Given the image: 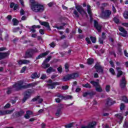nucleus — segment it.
Returning <instances> with one entry per match:
<instances>
[{
    "label": "nucleus",
    "instance_id": "f257e3e1",
    "mask_svg": "<svg viewBox=\"0 0 128 128\" xmlns=\"http://www.w3.org/2000/svg\"><path fill=\"white\" fill-rule=\"evenodd\" d=\"M34 86V83L25 84L24 85V80H21L13 85V88H14L15 90L18 92L22 90L30 88H32V86Z\"/></svg>",
    "mask_w": 128,
    "mask_h": 128
},
{
    "label": "nucleus",
    "instance_id": "f03ea898",
    "mask_svg": "<svg viewBox=\"0 0 128 128\" xmlns=\"http://www.w3.org/2000/svg\"><path fill=\"white\" fill-rule=\"evenodd\" d=\"M78 78V73L68 74L63 78L62 80L64 82H68V80H74V78Z\"/></svg>",
    "mask_w": 128,
    "mask_h": 128
},
{
    "label": "nucleus",
    "instance_id": "7ed1b4c3",
    "mask_svg": "<svg viewBox=\"0 0 128 128\" xmlns=\"http://www.w3.org/2000/svg\"><path fill=\"white\" fill-rule=\"evenodd\" d=\"M31 10L35 12H44V8L42 5L36 4L34 6H32Z\"/></svg>",
    "mask_w": 128,
    "mask_h": 128
},
{
    "label": "nucleus",
    "instance_id": "20e7f679",
    "mask_svg": "<svg viewBox=\"0 0 128 128\" xmlns=\"http://www.w3.org/2000/svg\"><path fill=\"white\" fill-rule=\"evenodd\" d=\"M48 82L50 84H47V86L48 88H51V90H54V88H56V86H60V82H53L52 80H49Z\"/></svg>",
    "mask_w": 128,
    "mask_h": 128
},
{
    "label": "nucleus",
    "instance_id": "39448f33",
    "mask_svg": "<svg viewBox=\"0 0 128 128\" xmlns=\"http://www.w3.org/2000/svg\"><path fill=\"white\" fill-rule=\"evenodd\" d=\"M32 96V92L30 90H27L24 92V97L22 99V102H25L30 98Z\"/></svg>",
    "mask_w": 128,
    "mask_h": 128
},
{
    "label": "nucleus",
    "instance_id": "423d86ee",
    "mask_svg": "<svg viewBox=\"0 0 128 128\" xmlns=\"http://www.w3.org/2000/svg\"><path fill=\"white\" fill-rule=\"evenodd\" d=\"M94 68L96 72H98V74L100 73L104 74V67L100 66V65L96 64Z\"/></svg>",
    "mask_w": 128,
    "mask_h": 128
},
{
    "label": "nucleus",
    "instance_id": "0eeeda50",
    "mask_svg": "<svg viewBox=\"0 0 128 128\" xmlns=\"http://www.w3.org/2000/svg\"><path fill=\"white\" fill-rule=\"evenodd\" d=\"M120 86L121 88H124L126 86V77H122V79L120 80Z\"/></svg>",
    "mask_w": 128,
    "mask_h": 128
},
{
    "label": "nucleus",
    "instance_id": "6e6552de",
    "mask_svg": "<svg viewBox=\"0 0 128 128\" xmlns=\"http://www.w3.org/2000/svg\"><path fill=\"white\" fill-rule=\"evenodd\" d=\"M62 108H64V107L62 106H59L57 108L56 112L55 113V116H56L57 118H60V116H62Z\"/></svg>",
    "mask_w": 128,
    "mask_h": 128
},
{
    "label": "nucleus",
    "instance_id": "1a4fd4ad",
    "mask_svg": "<svg viewBox=\"0 0 128 128\" xmlns=\"http://www.w3.org/2000/svg\"><path fill=\"white\" fill-rule=\"evenodd\" d=\"M96 124V122H92L89 123L87 126L82 125L80 126V128H94Z\"/></svg>",
    "mask_w": 128,
    "mask_h": 128
},
{
    "label": "nucleus",
    "instance_id": "9d476101",
    "mask_svg": "<svg viewBox=\"0 0 128 128\" xmlns=\"http://www.w3.org/2000/svg\"><path fill=\"white\" fill-rule=\"evenodd\" d=\"M112 14V12L110 10H106L102 12V17L103 18H108Z\"/></svg>",
    "mask_w": 128,
    "mask_h": 128
},
{
    "label": "nucleus",
    "instance_id": "9b49d317",
    "mask_svg": "<svg viewBox=\"0 0 128 128\" xmlns=\"http://www.w3.org/2000/svg\"><path fill=\"white\" fill-rule=\"evenodd\" d=\"M118 30L122 33H119L120 36H124V38H126L128 36V32L124 28L122 27H119Z\"/></svg>",
    "mask_w": 128,
    "mask_h": 128
},
{
    "label": "nucleus",
    "instance_id": "f8f14e48",
    "mask_svg": "<svg viewBox=\"0 0 128 128\" xmlns=\"http://www.w3.org/2000/svg\"><path fill=\"white\" fill-rule=\"evenodd\" d=\"M116 104V101L112 100L110 98H108L106 100V104L107 106H110Z\"/></svg>",
    "mask_w": 128,
    "mask_h": 128
},
{
    "label": "nucleus",
    "instance_id": "ddd939ff",
    "mask_svg": "<svg viewBox=\"0 0 128 128\" xmlns=\"http://www.w3.org/2000/svg\"><path fill=\"white\" fill-rule=\"evenodd\" d=\"M32 52V49H28V50H27L25 54V58H32V56L34 54Z\"/></svg>",
    "mask_w": 128,
    "mask_h": 128
},
{
    "label": "nucleus",
    "instance_id": "4468645a",
    "mask_svg": "<svg viewBox=\"0 0 128 128\" xmlns=\"http://www.w3.org/2000/svg\"><path fill=\"white\" fill-rule=\"evenodd\" d=\"M76 8L78 12L81 14L82 16L86 14V11L84 10L82 7L80 6H76Z\"/></svg>",
    "mask_w": 128,
    "mask_h": 128
},
{
    "label": "nucleus",
    "instance_id": "2eb2a0df",
    "mask_svg": "<svg viewBox=\"0 0 128 128\" xmlns=\"http://www.w3.org/2000/svg\"><path fill=\"white\" fill-rule=\"evenodd\" d=\"M32 102H38V104H42L44 102V100L40 98V96H37L34 98H33L32 100Z\"/></svg>",
    "mask_w": 128,
    "mask_h": 128
},
{
    "label": "nucleus",
    "instance_id": "dca6fc26",
    "mask_svg": "<svg viewBox=\"0 0 128 128\" xmlns=\"http://www.w3.org/2000/svg\"><path fill=\"white\" fill-rule=\"evenodd\" d=\"M50 54V52L48 51H46L44 53H42L40 54H39L36 57V60H40V58H44V56H48Z\"/></svg>",
    "mask_w": 128,
    "mask_h": 128
},
{
    "label": "nucleus",
    "instance_id": "f3484780",
    "mask_svg": "<svg viewBox=\"0 0 128 128\" xmlns=\"http://www.w3.org/2000/svg\"><path fill=\"white\" fill-rule=\"evenodd\" d=\"M41 26H45L46 28H47L48 30H50V24L46 22H40Z\"/></svg>",
    "mask_w": 128,
    "mask_h": 128
},
{
    "label": "nucleus",
    "instance_id": "a211bd4d",
    "mask_svg": "<svg viewBox=\"0 0 128 128\" xmlns=\"http://www.w3.org/2000/svg\"><path fill=\"white\" fill-rule=\"evenodd\" d=\"M32 114H34L30 110H28L26 112V114L24 115V118H25L26 120H28V118H30V116H32Z\"/></svg>",
    "mask_w": 128,
    "mask_h": 128
},
{
    "label": "nucleus",
    "instance_id": "6ab92c4d",
    "mask_svg": "<svg viewBox=\"0 0 128 128\" xmlns=\"http://www.w3.org/2000/svg\"><path fill=\"white\" fill-rule=\"evenodd\" d=\"M94 26L96 27V28L97 30H98V32H100L102 30V26L98 24V22H96V20L94 21Z\"/></svg>",
    "mask_w": 128,
    "mask_h": 128
},
{
    "label": "nucleus",
    "instance_id": "aec40b11",
    "mask_svg": "<svg viewBox=\"0 0 128 128\" xmlns=\"http://www.w3.org/2000/svg\"><path fill=\"white\" fill-rule=\"evenodd\" d=\"M30 62V61L26 60H20L18 61V64H26Z\"/></svg>",
    "mask_w": 128,
    "mask_h": 128
},
{
    "label": "nucleus",
    "instance_id": "412c9836",
    "mask_svg": "<svg viewBox=\"0 0 128 128\" xmlns=\"http://www.w3.org/2000/svg\"><path fill=\"white\" fill-rule=\"evenodd\" d=\"M116 70L118 72L117 74V78H120V76H122V72L120 70L121 68L120 67L116 68Z\"/></svg>",
    "mask_w": 128,
    "mask_h": 128
},
{
    "label": "nucleus",
    "instance_id": "4be33fe9",
    "mask_svg": "<svg viewBox=\"0 0 128 128\" xmlns=\"http://www.w3.org/2000/svg\"><path fill=\"white\" fill-rule=\"evenodd\" d=\"M40 76V74H38L36 72H34L31 75L32 78H38Z\"/></svg>",
    "mask_w": 128,
    "mask_h": 128
},
{
    "label": "nucleus",
    "instance_id": "5701e85b",
    "mask_svg": "<svg viewBox=\"0 0 128 128\" xmlns=\"http://www.w3.org/2000/svg\"><path fill=\"white\" fill-rule=\"evenodd\" d=\"M24 114V112L22 110H20V112H16L15 116L17 118H18L19 116H22V114Z\"/></svg>",
    "mask_w": 128,
    "mask_h": 128
},
{
    "label": "nucleus",
    "instance_id": "b1692460",
    "mask_svg": "<svg viewBox=\"0 0 128 128\" xmlns=\"http://www.w3.org/2000/svg\"><path fill=\"white\" fill-rule=\"evenodd\" d=\"M10 54H8V52H4L2 53L0 52V58L1 60H2V58H6V56H8Z\"/></svg>",
    "mask_w": 128,
    "mask_h": 128
},
{
    "label": "nucleus",
    "instance_id": "393cba45",
    "mask_svg": "<svg viewBox=\"0 0 128 128\" xmlns=\"http://www.w3.org/2000/svg\"><path fill=\"white\" fill-rule=\"evenodd\" d=\"M120 100H122V102H126V104H128V99L126 96H122Z\"/></svg>",
    "mask_w": 128,
    "mask_h": 128
},
{
    "label": "nucleus",
    "instance_id": "a878e982",
    "mask_svg": "<svg viewBox=\"0 0 128 128\" xmlns=\"http://www.w3.org/2000/svg\"><path fill=\"white\" fill-rule=\"evenodd\" d=\"M56 72V70L52 68V67H50L47 69L46 70V72L47 74H50V72Z\"/></svg>",
    "mask_w": 128,
    "mask_h": 128
},
{
    "label": "nucleus",
    "instance_id": "bb28decb",
    "mask_svg": "<svg viewBox=\"0 0 128 128\" xmlns=\"http://www.w3.org/2000/svg\"><path fill=\"white\" fill-rule=\"evenodd\" d=\"M36 4V2L34 0H29V4L31 8L32 6H34Z\"/></svg>",
    "mask_w": 128,
    "mask_h": 128
},
{
    "label": "nucleus",
    "instance_id": "cd10ccee",
    "mask_svg": "<svg viewBox=\"0 0 128 128\" xmlns=\"http://www.w3.org/2000/svg\"><path fill=\"white\" fill-rule=\"evenodd\" d=\"M51 58H52V56H48V58H46L44 62L42 64H46L50 60Z\"/></svg>",
    "mask_w": 128,
    "mask_h": 128
},
{
    "label": "nucleus",
    "instance_id": "c85d7f7f",
    "mask_svg": "<svg viewBox=\"0 0 128 128\" xmlns=\"http://www.w3.org/2000/svg\"><path fill=\"white\" fill-rule=\"evenodd\" d=\"M90 83L92 84V86H95L96 88L97 86H100V84H98V82H94V81H90Z\"/></svg>",
    "mask_w": 128,
    "mask_h": 128
},
{
    "label": "nucleus",
    "instance_id": "c756f323",
    "mask_svg": "<svg viewBox=\"0 0 128 128\" xmlns=\"http://www.w3.org/2000/svg\"><path fill=\"white\" fill-rule=\"evenodd\" d=\"M115 116H116L117 118H118L120 121L124 120V117L122 116V114H116Z\"/></svg>",
    "mask_w": 128,
    "mask_h": 128
},
{
    "label": "nucleus",
    "instance_id": "7c9ffc66",
    "mask_svg": "<svg viewBox=\"0 0 128 128\" xmlns=\"http://www.w3.org/2000/svg\"><path fill=\"white\" fill-rule=\"evenodd\" d=\"M87 10L88 14L90 16H92V10L90 9V5L87 6Z\"/></svg>",
    "mask_w": 128,
    "mask_h": 128
},
{
    "label": "nucleus",
    "instance_id": "2f4dec72",
    "mask_svg": "<svg viewBox=\"0 0 128 128\" xmlns=\"http://www.w3.org/2000/svg\"><path fill=\"white\" fill-rule=\"evenodd\" d=\"M14 110H4V116L6 114H10L14 112Z\"/></svg>",
    "mask_w": 128,
    "mask_h": 128
},
{
    "label": "nucleus",
    "instance_id": "473e14b6",
    "mask_svg": "<svg viewBox=\"0 0 128 128\" xmlns=\"http://www.w3.org/2000/svg\"><path fill=\"white\" fill-rule=\"evenodd\" d=\"M72 96L70 95H67L63 97V100H72Z\"/></svg>",
    "mask_w": 128,
    "mask_h": 128
},
{
    "label": "nucleus",
    "instance_id": "72a5a7b5",
    "mask_svg": "<svg viewBox=\"0 0 128 128\" xmlns=\"http://www.w3.org/2000/svg\"><path fill=\"white\" fill-rule=\"evenodd\" d=\"M94 60L92 58L88 59L87 62L88 64H94Z\"/></svg>",
    "mask_w": 128,
    "mask_h": 128
},
{
    "label": "nucleus",
    "instance_id": "f704fd0d",
    "mask_svg": "<svg viewBox=\"0 0 128 128\" xmlns=\"http://www.w3.org/2000/svg\"><path fill=\"white\" fill-rule=\"evenodd\" d=\"M12 22H13V26H18L19 22L18 20L16 18H13Z\"/></svg>",
    "mask_w": 128,
    "mask_h": 128
},
{
    "label": "nucleus",
    "instance_id": "c9c22d12",
    "mask_svg": "<svg viewBox=\"0 0 128 128\" xmlns=\"http://www.w3.org/2000/svg\"><path fill=\"white\" fill-rule=\"evenodd\" d=\"M96 92H102V87H100V85H98V86L96 88Z\"/></svg>",
    "mask_w": 128,
    "mask_h": 128
},
{
    "label": "nucleus",
    "instance_id": "e433bc0d",
    "mask_svg": "<svg viewBox=\"0 0 128 128\" xmlns=\"http://www.w3.org/2000/svg\"><path fill=\"white\" fill-rule=\"evenodd\" d=\"M74 126V123H70L69 124H68L66 125H65V128H72V126Z\"/></svg>",
    "mask_w": 128,
    "mask_h": 128
},
{
    "label": "nucleus",
    "instance_id": "4c0bfd02",
    "mask_svg": "<svg viewBox=\"0 0 128 128\" xmlns=\"http://www.w3.org/2000/svg\"><path fill=\"white\" fill-rule=\"evenodd\" d=\"M82 86H84V88H92L90 84H88V83H86L85 84H82Z\"/></svg>",
    "mask_w": 128,
    "mask_h": 128
},
{
    "label": "nucleus",
    "instance_id": "58836bf2",
    "mask_svg": "<svg viewBox=\"0 0 128 128\" xmlns=\"http://www.w3.org/2000/svg\"><path fill=\"white\" fill-rule=\"evenodd\" d=\"M110 74H112V76L116 75V72H114V68H110Z\"/></svg>",
    "mask_w": 128,
    "mask_h": 128
},
{
    "label": "nucleus",
    "instance_id": "ea45409f",
    "mask_svg": "<svg viewBox=\"0 0 128 128\" xmlns=\"http://www.w3.org/2000/svg\"><path fill=\"white\" fill-rule=\"evenodd\" d=\"M124 17L126 18V19H128V11H125L124 13Z\"/></svg>",
    "mask_w": 128,
    "mask_h": 128
},
{
    "label": "nucleus",
    "instance_id": "a19ab883",
    "mask_svg": "<svg viewBox=\"0 0 128 128\" xmlns=\"http://www.w3.org/2000/svg\"><path fill=\"white\" fill-rule=\"evenodd\" d=\"M56 96L58 98H61V100H64V96L62 95L61 94H60L59 93H57L56 95Z\"/></svg>",
    "mask_w": 128,
    "mask_h": 128
},
{
    "label": "nucleus",
    "instance_id": "79ce46f5",
    "mask_svg": "<svg viewBox=\"0 0 128 128\" xmlns=\"http://www.w3.org/2000/svg\"><path fill=\"white\" fill-rule=\"evenodd\" d=\"M106 90L107 92H108L110 90V86L106 85Z\"/></svg>",
    "mask_w": 128,
    "mask_h": 128
},
{
    "label": "nucleus",
    "instance_id": "37998d69",
    "mask_svg": "<svg viewBox=\"0 0 128 128\" xmlns=\"http://www.w3.org/2000/svg\"><path fill=\"white\" fill-rule=\"evenodd\" d=\"M48 78V76H46V74H42L40 77V80H46Z\"/></svg>",
    "mask_w": 128,
    "mask_h": 128
},
{
    "label": "nucleus",
    "instance_id": "c03bdc74",
    "mask_svg": "<svg viewBox=\"0 0 128 128\" xmlns=\"http://www.w3.org/2000/svg\"><path fill=\"white\" fill-rule=\"evenodd\" d=\"M74 14L75 15V16L76 18H80V14H78V11H76V10H74Z\"/></svg>",
    "mask_w": 128,
    "mask_h": 128
},
{
    "label": "nucleus",
    "instance_id": "a18cd8bd",
    "mask_svg": "<svg viewBox=\"0 0 128 128\" xmlns=\"http://www.w3.org/2000/svg\"><path fill=\"white\" fill-rule=\"evenodd\" d=\"M14 90V88H8L7 91V94H12V92Z\"/></svg>",
    "mask_w": 128,
    "mask_h": 128
},
{
    "label": "nucleus",
    "instance_id": "49530a36",
    "mask_svg": "<svg viewBox=\"0 0 128 128\" xmlns=\"http://www.w3.org/2000/svg\"><path fill=\"white\" fill-rule=\"evenodd\" d=\"M125 108H126V106H124V103H122L120 106V110H124Z\"/></svg>",
    "mask_w": 128,
    "mask_h": 128
},
{
    "label": "nucleus",
    "instance_id": "de8ad7c7",
    "mask_svg": "<svg viewBox=\"0 0 128 128\" xmlns=\"http://www.w3.org/2000/svg\"><path fill=\"white\" fill-rule=\"evenodd\" d=\"M90 40H91L92 42H93V44H94L96 42V38L94 37H90Z\"/></svg>",
    "mask_w": 128,
    "mask_h": 128
},
{
    "label": "nucleus",
    "instance_id": "09e8293b",
    "mask_svg": "<svg viewBox=\"0 0 128 128\" xmlns=\"http://www.w3.org/2000/svg\"><path fill=\"white\" fill-rule=\"evenodd\" d=\"M42 68H50V64H42Z\"/></svg>",
    "mask_w": 128,
    "mask_h": 128
},
{
    "label": "nucleus",
    "instance_id": "8fccbe9b",
    "mask_svg": "<svg viewBox=\"0 0 128 128\" xmlns=\"http://www.w3.org/2000/svg\"><path fill=\"white\" fill-rule=\"evenodd\" d=\"M88 94H90H90H92V93H90V92H84L83 94V96H84V98H86V96H88Z\"/></svg>",
    "mask_w": 128,
    "mask_h": 128
},
{
    "label": "nucleus",
    "instance_id": "3c124183",
    "mask_svg": "<svg viewBox=\"0 0 128 128\" xmlns=\"http://www.w3.org/2000/svg\"><path fill=\"white\" fill-rule=\"evenodd\" d=\"M68 44L66 42H64L62 45V48H68Z\"/></svg>",
    "mask_w": 128,
    "mask_h": 128
},
{
    "label": "nucleus",
    "instance_id": "603ef678",
    "mask_svg": "<svg viewBox=\"0 0 128 128\" xmlns=\"http://www.w3.org/2000/svg\"><path fill=\"white\" fill-rule=\"evenodd\" d=\"M114 22L116 24H118L120 22V20L116 17L114 18Z\"/></svg>",
    "mask_w": 128,
    "mask_h": 128
},
{
    "label": "nucleus",
    "instance_id": "864d4df0",
    "mask_svg": "<svg viewBox=\"0 0 128 128\" xmlns=\"http://www.w3.org/2000/svg\"><path fill=\"white\" fill-rule=\"evenodd\" d=\"M123 128H128V123L126 122H124V124L123 125Z\"/></svg>",
    "mask_w": 128,
    "mask_h": 128
},
{
    "label": "nucleus",
    "instance_id": "5fc2aeb1",
    "mask_svg": "<svg viewBox=\"0 0 128 128\" xmlns=\"http://www.w3.org/2000/svg\"><path fill=\"white\" fill-rule=\"evenodd\" d=\"M62 90H68V86H62Z\"/></svg>",
    "mask_w": 128,
    "mask_h": 128
},
{
    "label": "nucleus",
    "instance_id": "6e6d98bb",
    "mask_svg": "<svg viewBox=\"0 0 128 128\" xmlns=\"http://www.w3.org/2000/svg\"><path fill=\"white\" fill-rule=\"evenodd\" d=\"M57 70L60 74H62V67L58 68Z\"/></svg>",
    "mask_w": 128,
    "mask_h": 128
},
{
    "label": "nucleus",
    "instance_id": "4d7b16f0",
    "mask_svg": "<svg viewBox=\"0 0 128 128\" xmlns=\"http://www.w3.org/2000/svg\"><path fill=\"white\" fill-rule=\"evenodd\" d=\"M26 66H24L22 68V69L20 70V72L22 74V72H24L26 71Z\"/></svg>",
    "mask_w": 128,
    "mask_h": 128
},
{
    "label": "nucleus",
    "instance_id": "13d9d810",
    "mask_svg": "<svg viewBox=\"0 0 128 128\" xmlns=\"http://www.w3.org/2000/svg\"><path fill=\"white\" fill-rule=\"evenodd\" d=\"M86 42H87L88 44H92V42L90 40V38H86Z\"/></svg>",
    "mask_w": 128,
    "mask_h": 128
},
{
    "label": "nucleus",
    "instance_id": "bf43d9fd",
    "mask_svg": "<svg viewBox=\"0 0 128 128\" xmlns=\"http://www.w3.org/2000/svg\"><path fill=\"white\" fill-rule=\"evenodd\" d=\"M50 46L51 48H54L56 46V44L54 42H52L51 44H50Z\"/></svg>",
    "mask_w": 128,
    "mask_h": 128
},
{
    "label": "nucleus",
    "instance_id": "052dcab7",
    "mask_svg": "<svg viewBox=\"0 0 128 128\" xmlns=\"http://www.w3.org/2000/svg\"><path fill=\"white\" fill-rule=\"evenodd\" d=\"M10 108V104H7L4 106V108Z\"/></svg>",
    "mask_w": 128,
    "mask_h": 128
},
{
    "label": "nucleus",
    "instance_id": "680f3d73",
    "mask_svg": "<svg viewBox=\"0 0 128 128\" xmlns=\"http://www.w3.org/2000/svg\"><path fill=\"white\" fill-rule=\"evenodd\" d=\"M20 16H24V10H22V9L20 10Z\"/></svg>",
    "mask_w": 128,
    "mask_h": 128
},
{
    "label": "nucleus",
    "instance_id": "e2e57ef3",
    "mask_svg": "<svg viewBox=\"0 0 128 128\" xmlns=\"http://www.w3.org/2000/svg\"><path fill=\"white\" fill-rule=\"evenodd\" d=\"M55 100H56V102H58V104H60V102H62V100H60V98H56Z\"/></svg>",
    "mask_w": 128,
    "mask_h": 128
},
{
    "label": "nucleus",
    "instance_id": "0e129e2a",
    "mask_svg": "<svg viewBox=\"0 0 128 128\" xmlns=\"http://www.w3.org/2000/svg\"><path fill=\"white\" fill-rule=\"evenodd\" d=\"M64 66L66 68V72H68V65L66 64Z\"/></svg>",
    "mask_w": 128,
    "mask_h": 128
},
{
    "label": "nucleus",
    "instance_id": "69168bd1",
    "mask_svg": "<svg viewBox=\"0 0 128 128\" xmlns=\"http://www.w3.org/2000/svg\"><path fill=\"white\" fill-rule=\"evenodd\" d=\"M6 50V48L5 47L0 48V52H4V50Z\"/></svg>",
    "mask_w": 128,
    "mask_h": 128
},
{
    "label": "nucleus",
    "instance_id": "338daca9",
    "mask_svg": "<svg viewBox=\"0 0 128 128\" xmlns=\"http://www.w3.org/2000/svg\"><path fill=\"white\" fill-rule=\"evenodd\" d=\"M124 54L125 56H126V58H128V53L126 52V50H125L124 51Z\"/></svg>",
    "mask_w": 128,
    "mask_h": 128
},
{
    "label": "nucleus",
    "instance_id": "774afa93",
    "mask_svg": "<svg viewBox=\"0 0 128 128\" xmlns=\"http://www.w3.org/2000/svg\"><path fill=\"white\" fill-rule=\"evenodd\" d=\"M7 20H12V16L10 15H8L7 17H6Z\"/></svg>",
    "mask_w": 128,
    "mask_h": 128
}]
</instances>
